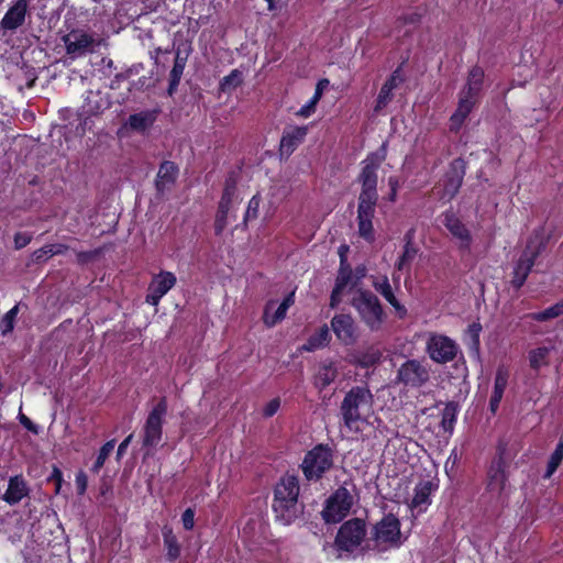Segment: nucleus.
Here are the masks:
<instances>
[{
	"label": "nucleus",
	"mask_w": 563,
	"mask_h": 563,
	"mask_svg": "<svg viewBox=\"0 0 563 563\" xmlns=\"http://www.w3.org/2000/svg\"><path fill=\"white\" fill-rule=\"evenodd\" d=\"M385 157L386 146L383 144L377 152L372 153L363 161V167L358 175L362 190L358 196L357 225L360 235L366 241L374 240L372 221L378 200L376 170Z\"/></svg>",
	"instance_id": "obj_1"
},
{
	"label": "nucleus",
	"mask_w": 563,
	"mask_h": 563,
	"mask_svg": "<svg viewBox=\"0 0 563 563\" xmlns=\"http://www.w3.org/2000/svg\"><path fill=\"white\" fill-rule=\"evenodd\" d=\"M373 395L366 387H353L344 397L340 410L343 422L351 431H361L373 415Z\"/></svg>",
	"instance_id": "obj_2"
},
{
	"label": "nucleus",
	"mask_w": 563,
	"mask_h": 563,
	"mask_svg": "<svg viewBox=\"0 0 563 563\" xmlns=\"http://www.w3.org/2000/svg\"><path fill=\"white\" fill-rule=\"evenodd\" d=\"M299 482L294 475L280 478L275 488L273 509L284 525L291 523L302 512V506L298 501Z\"/></svg>",
	"instance_id": "obj_3"
},
{
	"label": "nucleus",
	"mask_w": 563,
	"mask_h": 563,
	"mask_svg": "<svg viewBox=\"0 0 563 563\" xmlns=\"http://www.w3.org/2000/svg\"><path fill=\"white\" fill-rule=\"evenodd\" d=\"M356 500V487L352 482H344L325 500L321 512L327 523H336L343 520L351 511Z\"/></svg>",
	"instance_id": "obj_4"
},
{
	"label": "nucleus",
	"mask_w": 563,
	"mask_h": 563,
	"mask_svg": "<svg viewBox=\"0 0 563 563\" xmlns=\"http://www.w3.org/2000/svg\"><path fill=\"white\" fill-rule=\"evenodd\" d=\"M352 307L357 311L361 320L373 331L380 329L385 313L379 299L369 290L357 288L354 290Z\"/></svg>",
	"instance_id": "obj_5"
},
{
	"label": "nucleus",
	"mask_w": 563,
	"mask_h": 563,
	"mask_svg": "<svg viewBox=\"0 0 563 563\" xmlns=\"http://www.w3.org/2000/svg\"><path fill=\"white\" fill-rule=\"evenodd\" d=\"M401 543L400 522L395 516L388 515L373 527L367 548L385 552L400 547Z\"/></svg>",
	"instance_id": "obj_6"
},
{
	"label": "nucleus",
	"mask_w": 563,
	"mask_h": 563,
	"mask_svg": "<svg viewBox=\"0 0 563 563\" xmlns=\"http://www.w3.org/2000/svg\"><path fill=\"white\" fill-rule=\"evenodd\" d=\"M544 246L545 242L540 233H536L529 239L525 250L522 251L514 267L511 285L515 288L519 289L525 284L529 273L534 265L536 258L544 250Z\"/></svg>",
	"instance_id": "obj_7"
},
{
	"label": "nucleus",
	"mask_w": 563,
	"mask_h": 563,
	"mask_svg": "<svg viewBox=\"0 0 563 563\" xmlns=\"http://www.w3.org/2000/svg\"><path fill=\"white\" fill-rule=\"evenodd\" d=\"M333 463L332 450L328 445L319 444L306 454L301 467L308 481H319Z\"/></svg>",
	"instance_id": "obj_8"
},
{
	"label": "nucleus",
	"mask_w": 563,
	"mask_h": 563,
	"mask_svg": "<svg viewBox=\"0 0 563 563\" xmlns=\"http://www.w3.org/2000/svg\"><path fill=\"white\" fill-rule=\"evenodd\" d=\"M430 380V367L411 358L404 362L396 372L395 383L408 388H420Z\"/></svg>",
	"instance_id": "obj_9"
},
{
	"label": "nucleus",
	"mask_w": 563,
	"mask_h": 563,
	"mask_svg": "<svg viewBox=\"0 0 563 563\" xmlns=\"http://www.w3.org/2000/svg\"><path fill=\"white\" fill-rule=\"evenodd\" d=\"M459 351L457 343L451 338L434 332L428 334L426 352L433 362L438 364L452 362Z\"/></svg>",
	"instance_id": "obj_10"
},
{
	"label": "nucleus",
	"mask_w": 563,
	"mask_h": 563,
	"mask_svg": "<svg viewBox=\"0 0 563 563\" xmlns=\"http://www.w3.org/2000/svg\"><path fill=\"white\" fill-rule=\"evenodd\" d=\"M366 537V525L364 520L355 518L345 521L339 529L335 543L343 551H354Z\"/></svg>",
	"instance_id": "obj_11"
},
{
	"label": "nucleus",
	"mask_w": 563,
	"mask_h": 563,
	"mask_svg": "<svg viewBox=\"0 0 563 563\" xmlns=\"http://www.w3.org/2000/svg\"><path fill=\"white\" fill-rule=\"evenodd\" d=\"M167 412V402L164 398L153 405L145 424L143 446H156L162 438V424Z\"/></svg>",
	"instance_id": "obj_12"
},
{
	"label": "nucleus",
	"mask_w": 563,
	"mask_h": 563,
	"mask_svg": "<svg viewBox=\"0 0 563 563\" xmlns=\"http://www.w3.org/2000/svg\"><path fill=\"white\" fill-rule=\"evenodd\" d=\"M441 222L454 239L462 252H470L473 236L466 224L452 211L441 214Z\"/></svg>",
	"instance_id": "obj_13"
},
{
	"label": "nucleus",
	"mask_w": 563,
	"mask_h": 563,
	"mask_svg": "<svg viewBox=\"0 0 563 563\" xmlns=\"http://www.w3.org/2000/svg\"><path fill=\"white\" fill-rule=\"evenodd\" d=\"M63 42L66 47V53L71 59L92 53L97 45L96 38L81 30L70 31L63 36Z\"/></svg>",
	"instance_id": "obj_14"
},
{
	"label": "nucleus",
	"mask_w": 563,
	"mask_h": 563,
	"mask_svg": "<svg viewBox=\"0 0 563 563\" xmlns=\"http://www.w3.org/2000/svg\"><path fill=\"white\" fill-rule=\"evenodd\" d=\"M27 10V0H16L10 5L2 20L0 21V29L4 32V34L7 32L14 33L25 23Z\"/></svg>",
	"instance_id": "obj_15"
},
{
	"label": "nucleus",
	"mask_w": 563,
	"mask_h": 563,
	"mask_svg": "<svg viewBox=\"0 0 563 563\" xmlns=\"http://www.w3.org/2000/svg\"><path fill=\"white\" fill-rule=\"evenodd\" d=\"M465 174V164L462 159L451 163L442 185L441 198L451 200L459 191Z\"/></svg>",
	"instance_id": "obj_16"
},
{
	"label": "nucleus",
	"mask_w": 563,
	"mask_h": 563,
	"mask_svg": "<svg viewBox=\"0 0 563 563\" xmlns=\"http://www.w3.org/2000/svg\"><path fill=\"white\" fill-rule=\"evenodd\" d=\"M175 284L176 277L173 273L161 272L155 275L147 288L146 302L156 306Z\"/></svg>",
	"instance_id": "obj_17"
},
{
	"label": "nucleus",
	"mask_w": 563,
	"mask_h": 563,
	"mask_svg": "<svg viewBox=\"0 0 563 563\" xmlns=\"http://www.w3.org/2000/svg\"><path fill=\"white\" fill-rule=\"evenodd\" d=\"M235 195V181L233 179H228L225 181V187L219 202L216 220H214V230L217 234H221L224 228L227 227V218L229 210L231 208L233 198Z\"/></svg>",
	"instance_id": "obj_18"
},
{
	"label": "nucleus",
	"mask_w": 563,
	"mask_h": 563,
	"mask_svg": "<svg viewBox=\"0 0 563 563\" xmlns=\"http://www.w3.org/2000/svg\"><path fill=\"white\" fill-rule=\"evenodd\" d=\"M505 461L501 456L493 462L488 471V484L487 488L490 493L501 495L507 487V476L505 472Z\"/></svg>",
	"instance_id": "obj_19"
},
{
	"label": "nucleus",
	"mask_w": 563,
	"mask_h": 563,
	"mask_svg": "<svg viewBox=\"0 0 563 563\" xmlns=\"http://www.w3.org/2000/svg\"><path fill=\"white\" fill-rule=\"evenodd\" d=\"M331 327L336 338L349 345L355 341L354 320L350 314H336L332 318Z\"/></svg>",
	"instance_id": "obj_20"
},
{
	"label": "nucleus",
	"mask_w": 563,
	"mask_h": 563,
	"mask_svg": "<svg viewBox=\"0 0 563 563\" xmlns=\"http://www.w3.org/2000/svg\"><path fill=\"white\" fill-rule=\"evenodd\" d=\"M555 349L552 339H547L542 345L536 346L528 352V362L532 371L539 372L542 367L549 365L551 352Z\"/></svg>",
	"instance_id": "obj_21"
},
{
	"label": "nucleus",
	"mask_w": 563,
	"mask_h": 563,
	"mask_svg": "<svg viewBox=\"0 0 563 563\" xmlns=\"http://www.w3.org/2000/svg\"><path fill=\"white\" fill-rule=\"evenodd\" d=\"M508 379H509V369L504 365L498 366V368L496 371L495 379H494L493 393H492V396L489 399V410L494 415L497 412V410L499 408V404H500L504 393L506 390Z\"/></svg>",
	"instance_id": "obj_22"
},
{
	"label": "nucleus",
	"mask_w": 563,
	"mask_h": 563,
	"mask_svg": "<svg viewBox=\"0 0 563 563\" xmlns=\"http://www.w3.org/2000/svg\"><path fill=\"white\" fill-rule=\"evenodd\" d=\"M372 286L380 294L385 300L394 307L400 318H404L407 313V309L397 300L394 295L391 285L387 276L373 277Z\"/></svg>",
	"instance_id": "obj_23"
},
{
	"label": "nucleus",
	"mask_w": 563,
	"mask_h": 563,
	"mask_svg": "<svg viewBox=\"0 0 563 563\" xmlns=\"http://www.w3.org/2000/svg\"><path fill=\"white\" fill-rule=\"evenodd\" d=\"M484 70L478 66L471 68L465 87L460 92V97L463 99H470L475 101L478 100L479 92L483 87Z\"/></svg>",
	"instance_id": "obj_24"
},
{
	"label": "nucleus",
	"mask_w": 563,
	"mask_h": 563,
	"mask_svg": "<svg viewBox=\"0 0 563 563\" xmlns=\"http://www.w3.org/2000/svg\"><path fill=\"white\" fill-rule=\"evenodd\" d=\"M178 176V168L173 162L162 163L156 178V188L158 191L164 192L169 190L175 184Z\"/></svg>",
	"instance_id": "obj_25"
},
{
	"label": "nucleus",
	"mask_w": 563,
	"mask_h": 563,
	"mask_svg": "<svg viewBox=\"0 0 563 563\" xmlns=\"http://www.w3.org/2000/svg\"><path fill=\"white\" fill-rule=\"evenodd\" d=\"M433 490V484L430 481L420 482L415 488V496L410 503L412 509L422 512L430 505V495Z\"/></svg>",
	"instance_id": "obj_26"
},
{
	"label": "nucleus",
	"mask_w": 563,
	"mask_h": 563,
	"mask_svg": "<svg viewBox=\"0 0 563 563\" xmlns=\"http://www.w3.org/2000/svg\"><path fill=\"white\" fill-rule=\"evenodd\" d=\"M29 493L25 481L21 476L11 477L3 499L10 504L15 505Z\"/></svg>",
	"instance_id": "obj_27"
},
{
	"label": "nucleus",
	"mask_w": 563,
	"mask_h": 563,
	"mask_svg": "<svg viewBox=\"0 0 563 563\" xmlns=\"http://www.w3.org/2000/svg\"><path fill=\"white\" fill-rule=\"evenodd\" d=\"M475 101L470 99H463L459 97V104L455 112L450 118V130L457 132L470 112L473 110L475 106Z\"/></svg>",
	"instance_id": "obj_28"
},
{
	"label": "nucleus",
	"mask_w": 563,
	"mask_h": 563,
	"mask_svg": "<svg viewBox=\"0 0 563 563\" xmlns=\"http://www.w3.org/2000/svg\"><path fill=\"white\" fill-rule=\"evenodd\" d=\"M338 375V369L332 362L322 363L314 375V385L323 389L332 384Z\"/></svg>",
	"instance_id": "obj_29"
},
{
	"label": "nucleus",
	"mask_w": 563,
	"mask_h": 563,
	"mask_svg": "<svg viewBox=\"0 0 563 563\" xmlns=\"http://www.w3.org/2000/svg\"><path fill=\"white\" fill-rule=\"evenodd\" d=\"M187 63V55L181 56L179 52L174 57V66L169 75L168 95L172 96L181 79L185 66Z\"/></svg>",
	"instance_id": "obj_30"
},
{
	"label": "nucleus",
	"mask_w": 563,
	"mask_h": 563,
	"mask_svg": "<svg viewBox=\"0 0 563 563\" xmlns=\"http://www.w3.org/2000/svg\"><path fill=\"white\" fill-rule=\"evenodd\" d=\"M330 339L329 328L327 325H322L316 333L310 335L307 343L303 344L301 349L307 352L316 351L328 345Z\"/></svg>",
	"instance_id": "obj_31"
},
{
	"label": "nucleus",
	"mask_w": 563,
	"mask_h": 563,
	"mask_svg": "<svg viewBox=\"0 0 563 563\" xmlns=\"http://www.w3.org/2000/svg\"><path fill=\"white\" fill-rule=\"evenodd\" d=\"M561 316H563V299L542 311L527 313L523 316V319L547 322Z\"/></svg>",
	"instance_id": "obj_32"
},
{
	"label": "nucleus",
	"mask_w": 563,
	"mask_h": 563,
	"mask_svg": "<svg viewBox=\"0 0 563 563\" xmlns=\"http://www.w3.org/2000/svg\"><path fill=\"white\" fill-rule=\"evenodd\" d=\"M286 310L275 301H269L264 310L263 321L267 327H274L286 317Z\"/></svg>",
	"instance_id": "obj_33"
},
{
	"label": "nucleus",
	"mask_w": 563,
	"mask_h": 563,
	"mask_svg": "<svg viewBox=\"0 0 563 563\" xmlns=\"http://www.w3.org/2000/svg\"><path fill=\"white\" fill-rule=\"evenodd\" d=\"M107 102L99 92L89 91L85 99V111L89 114H97L103 110Z\"/></svg>",
	"instance_id": "obj_34"
},
{
	"label": "nucleus",
	"mask_w": 563,
	"mask_h": 563,
	"mask_svg": "<svg viewBox=\"0 0 563 563\" xmlns=\"http://www.w3.org/2000/svg\"><path fill=\"white\" fill-rule=\"evenodd\" d=\"M457 409L453 402L445 405L442 411L441 427L445 432L452 433L456 421Z\"/></svg>",
	"instance_id": "obj_35"
},
{
	"label": "nucleus",
	"mask_w": 563,
	"mask_h": 563,
	"mask_svg": "<svg viewBox=\"0 0 563 563\" xmlns=\"http://www.w3.org/2000/svg\"><path fill=\"white\" fill-rule=\"evenodd\" d=\"M562 460H563V441L561 440L558 443L555 450L553 451V453L551 454V456L549 459L544 478H550L553 475V473L556 471V468L562 463Z\"/></svg>",
	"instance_id": "obj_36"
},
{
	"label": "nucleus",
	"mask_w": 563,
	"mask_h": 563,
	"mask_svg": "<svg viewBox=\"0 0 563 563\" xmlns=\"http://www.w3.org/2000/svg\"><path fill=\"white\" fill-rule=\"evenodd\" d=\"M19 310H20V305L18 303L13 308H11L0 320V329H1V333L3 335L12 332V330L14 329V322H15V318L19 313Z\"/></svg>",
	"instance_id": "obj_37"
},
{
	"label": "nucleus",
	"mask_w": 563,
	"mask_h": 563,
	"mask_svg": "<svg viewBox=\"0 0 563 563\" xmlns=\"http://www.w3.org/2000/svg\"><path fill=\"white\" fill-rule=\"evenodd\" d=\"M417 253V247L411 243L409 235H407V243L405 245L404 253L396 265L397 269L402 271L406 267V265L413 261Z\"/></svg>",
	"instance_id": "obj_38"
},
{
	"label": "nucleus",
	"mask_w": 563,
	"mask_h": 563,
	"mask_svg": "<svg viewBox=\"0 0 563 563\" xmlns=\"http://www.w3.org/2000/svg\"><path fill=\"white\" fill-rule=\"evenodd\" d=\"M242 82V74L238 69H233L228 76L223 77L220 81V89L223 92L230 91Z\"/></svg>",
	"instance_id": "obj_39"
},
{
	"label": "nucleus",
	"mask_w": 563,
	"mask_h": 563,
	"mask_svg": "<svg viewBox=\"0 0 563 563\" xmlns=\"http://www.w3.org/2000/svg\"><path fill=\"white\" fill-rule=\"evenodd\" d=\"M114 445H115L114 440L108 441L107 443L103 444V446L100 449L99 454L91 467L92 472L98 473L102 468L106 460L108 459L110 453L113 451Z\"/></svg>",
	"instance_id": "obj_40"
},
{
	"label": "nucleus",
	"mask_w": 563,
	"mask_h": 563,
	"mask_svg": "<svg viewBox=\"0 0 563 563\" xmlns=\"http://www.w3.org/2000/svg\"><path fill=\"white\" fill-rule=\"evenodd\" d=\"M380 356L382 355L379 351L371 350L365 353H360L355 355V363H357L362 367H371L379 362Z\"/></svg>",
	"instance_id": "obj_41"
},
{
	"label": "nucleus",
	"mask_w": 563,
	"mask_h": 563,
	"mask_svg": "<svg viewBox=\"0 0 563 563\" xmlns=\"http://www.w3.org/2000/svg\"><path fill=\"white\" fill-rule=\"evenodd\" d=\"M307 126L288 125L280 141H301L307 135Z\"/></svg>",
	"instance_id": "obj_42"
},
{
	"label": "nucleus",
	"mask_w": 563,
	"mask_h": 563,
	"mask_svg": "<svg viewBox=\"0 0 563 563\" xmlns=\"http://www.w3.org/2000/svg\"><path fill=\"white\" fill-rule=\"evenodd\" d=\"M140 129H141V114H139V113L132 114L129 118V121L119 129L118 136L120 139L130 137L131 136L130 131L140 130Z\"/></svg>",
	"instance_id": "obj_43"
},
{
	"label": "nucleus",
	"mask_w": 563,
	"mask_h": 563,
	"mask_svg": "<svg viewBox=\"0 0 563 563\" xmlns=\"http://www.w3.org/2000/svg\"><path fill=\"white\" fill-rule=\"evenodd\" d=\"M164 541L167 548V556L170 560H176L180 554V548L178 545L176 537L172 532L165 533Z\"/></svg>",
	"instance_id": "obj_44"
},
{
	"label": "nucleus",
	"mask_w": 563,
	"mask_h": 563,
	"mask_svg": "<svg viewBox=\"0 0 563 563\" xmlns=\"http://www.w3.org/2000/svg\"><path fill=\"white\" fill-rule=\"evenodd\" d=\"M393 90L389 88L382 86L379 93L376 99V104L374 107L375 112L382 111L393 99Z\"/></svg>",
	"instance_id": "obj_45"
},
{
	"label": "nucleus",
	"mask_w": 563,
	"mask_h": 563,
	"mask_svg": "<svg viewBox=\"0 0 563 563\" xmlns=\"http://www.w3.org/2000/svg\"><path fill=\"white\" fill-rule=\"evenodd\" d=\"M260 203H261V198L257 195H255L251 198V200L249 201V205H247L245 217H244L245 221L253 220V219L257 218Z\"/></svg>",
	"instance_id": "obj_46"
},
{
	"label": "nucleus",
	"mask_w": 563,
	"mask_h": 563,
	"mask_svg": "<svg viewBox=\"0 0 563 563\" xmlns=\"http://www.w3.org/2000/svg\"><path fill=\"white\" fill-rule=\"evenodd\" d=\"M351 279V269L341 267L335 279L334 288L344 291Z\"/></svg>",
	"instance_id": "obj_47"
},
{
	"label": "nucleus",
	"mask_w": 563,
	"mask_h": 563,
	"mask_svg": "<svg viewBox=\"0 0 563 563\" xmlns=\"http://www.w3.org/2000/svg\"><path fill=\"white\" fill-rule=\"evenodd\" d=\"M51 247L49 244L44 245L43 247L34 251L31 256V261L34 264H40L46 262L49 257H52L51 254Z\"/></svg>",
	"instance_id": "obj_48"
},
{
	"label": "nucleus",
	"mask_w": 563,
	"mask_h": 563,
	"mask_svg": "<svg viewBox=\"0 0 563 563\" xmlns=\"http://www.w3.org/2000/svg\"><path fill=\"white\" fill-rule=\"evenodd\" d=\"M404 81V77L401 75L400 68L398 67L393 71L391 76L385 81L383 86L389 88L390 90L396 89Z\"/></svg>",
	"instance_id": "obj_49"
},
{
	"label": "nucleus",
	"mask_w": 563,
	"mask_h": 563,
	"mask_svg": "<svg viewBox=\"0 0 563 563\" xmlns=\"http://www.w3.org/2000/svg\"><path fill=\"white\" fill-rule=\"evenodd\" d=\"M100 253H101L100 249L87 251V252H78L76 255L77 262L79 264H87V263L93 261L95 258H97L100 255Z\"/></svg>",
	"instance_id": "obj_50"
},
{
	"label": "nucleus",
	"mask_w": 563,
	"mask_h": 563,
	"mask_svg": "<svg viewBox=\"0 0 563 563\" xmlns=\"http://www.w3.org/2000/svg\"><path fill=\"white\" fill-rule=\"evenodd\" d=\"M32 241V235L27 232H16L14 234V247L21 250Z\"/></svg>",
	"instance_id": "obj_51"
},
{
	"label": "nucleus",
	"mask_w": 563,
	"mask_h": 563,
	"mask_svg": "<svg viewBox=\"0 0 563 563\" xmlns=\"http://www.w3.org/2000/svg\"><path fill=\"white\" fill-rule=\"evenodd\" d=\"M47 481L53 482L55 484V494H59L63 483V474L57 466H53V471L48 476Z\"/></svg>",
	"instance_id": "obj_52"
},
{
	"label": "nucleus",
	"mask_w": 563,
	"mask_h": 563,
	"mask_svg": "<svg viewBox=\"0 0 563 563\" xmlns=\"http://www.w3.org/2000/svg\"><path fill=\"white\" fill-rule=\"evenodd\" d=\"M279 407H280V399L274 398L264 407L263 415L265 417H272L277 412Z\"/></svg>",
	"instance_id": "obj_53"
},
{
	"label": "nucleus",
	"mask_w": 563,
	"mask_h": 563,
	"mask_svg": "<svg viewBox=\"0 0 563 563\" xmlns=\"http://www.w3.org/2000/svg\"><path fill=\"white\" fill-rule=\"evenodd\" d=\"M194 519H195L194 510L190 508L186 509L181 517L183 526L186 530H190L194 528V523H195Z\"/></svg>",
	"instance_id": "obj_54"
},
{
	"label": "nucleus",
	"mask_w": 563,
	"mask_h": 563,
	"mask_svg": "<svg viewBox=\"0 0 563 563\" xmlns=\"http://www.w3.org/2000/svg\"><path fill=\"white\" fill-rule=\"evenodd\" d=\"M329 86V80L328 79H321L318 81L317 84V87H316V91H314V95L312 96V103H318L322 93H323V90Z\"/></svg>",
	"instance_id": "obj_55"
},
{
	"label": "nucleus",
	"mask_w": 563,
	"mask_h": 563,
	"mask_svg": "<svg viewBox=\"0 0 563 563\" xmlns=\"http://www.w3.org/2000/svg\"><path fill=\"white\" fill-rule=\"evenodd\" d=\"M316 106L317 103H312V98L305 104L300 108V110L297 112L298 115L300 117H309L311 115V113L314 112V109H316Z\"/></svg>",
	"instance_id": "obj_56"
},
{
	"label": "nucleus",
	"mask_w": 563,
	"mask_h": 563,
	"mask_svg": "<svg viewBox=\"0 0 563 563\" xmlns=\"http://www.w3.org/2000/svg\"><path fill=\"white\" fill-rule=\"evenodd\" d=\"M76 485L79 494H84L87 488V476L85 473L80 472L76 476Z\"/></svg>",
	"instance_id": "obj_57"
},
{
	"label": "nucleus",
	"mask_w": 563,
	"mask_h": 563,
	"mask_svg": "<svg viewBox=\"0 0 563 563\" xmlns=\"http://www.w3.org/2000/svg\"><path fill=\"white\" fill-rule=\"evenodd\" d=\"M19 421L27 430H30V431H32L34 433H37L36 424H34L25 415L20 413L19 415Z\"/></svg>",
	"instance_id": "obj_58"
},
{
	"label": "nucleus",
	"mask_w": 563,
	"mask_h": 563,
	"mask_svg": "<svg viewBox=\"0 0 563 563\" xmlns=\"http://www.w3.org/2000/svg\"><path fill=\"white\" fill-rule=\"evenodd\" d=\"M169 55H170V52H168V51H165V52L157 51L156 55L153 56V58H154L156 65L162 64L163 67H165V64L169 60Z\"/></svg>",
	"instance_id": "obj_59"
},
{
	"label": "nucleus",
	"mask_w": 563,
	"mask_h": 563,
	"mask_svg": "<svg viewBox=\"0 0 563 563\" xmlns=\"http://www.w3.org/2000/svg\"><path fill=\"white\" fill-rule=\"evenodd\" d=\"M342 294H343L342 290L333 288L331 298H330V306L332 308H335L341 302Z\"/></svg>",
	"instance_id": "obj_60"
},
{
	"label": "nucleus",
	"mask_w": 563,
	"mask_h": 563,
	"mask_svg": "<svg viewBox=\"0 0 563 563\" xmlns=\"http://www.w3.org/2000/svg\"><path fill=\"white\" fill-rule=\"evenodd\" d=\"M388 185L390 187V195H389V200L390 201H395L396 199V192H397V188H398V180L397 178L395 177H390L388 179Z\"/></svg>",
	"instance_id": "obj_61"
},
{
	"label": "nucleus",
	"mask_w": 563,
	"mask_h": 563,
	"mask_svg": "<svg viewBox=\"0 0 563 563\" xmlns=\"http://www.w3.org/2000/svg\"><path fill=\"white\" fill-rule=\"evenodd\" d=\"M49 247L52 256L63 254L68 250V246L65 244H49Z\"/></svg>",
	"instance_id": "obj_62"
},
{
	"label": "nucleus",
	"mask_w": 563,
	"mask_h": 563,
	"mask_svg": "<svg viewBox=\"0 0 563 563\" xmlns=\"http://www.w3.org/2000/svg\"><path fill=\"white\" fill-rule=\"evenodd\" d=\"M132 434H130L129 437H126L122 442L121 444L119 445L118 448V452H117V455L118 457H121L123 455V453L125 452L129 443L131 442V439H132Z\"/></svg>",
	"instance_id": "obj_63"
},
{
	"label": "nucleus",
	"mask_w": 563,
	"mask_h": 563,
	"mask_svg": "<svg viewBox=\"0 0 563 563\" xmlns=\"http://www.w3.org/2000/svg\"><path fill=\"white\" fill-rule=\"evenodd\" d=\"M294 303V294L288 295L282 303H279L280 307H284V309L287 311L288 308Z\"/></svg>",
	"instance_id": "obj_64"
}]
</instances>
